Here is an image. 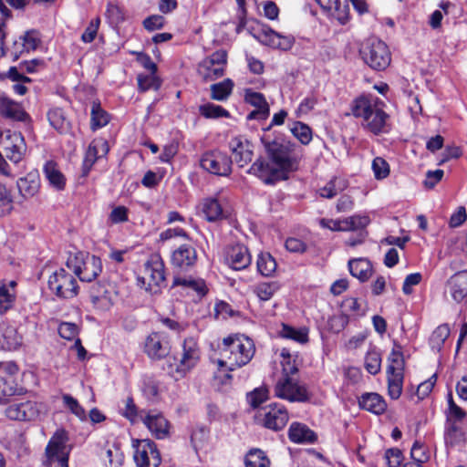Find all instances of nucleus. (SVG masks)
<instances>
[{
	"mask_svg": "<svg viewBox=\"0 0 467 467\" xmlns=\"http://www.w3.org/2000/svg\"><path fill=\"white\" fill-rule=\"evenodd\" d=\"M451 333L450 327L448 325H441L439 326L431 334L430 337V346L435 351H440L445 342V340L449 337Z\"/></svg>",
	"mask_w": 467,
	"mask_h": 467,
	"instance_id": "obj_43",
	"label": "nucleus"
},
{
	"mask_svg": "<svg viewBox=\"0 0 467 467\" xmlns=\"http://www.w3.org/2000/svg\"><path fill=\"white\" fill-rule=\"evenodd\" d=\"M283 377H292L298 371V366L295 359L292 358L291 354L285 348L281 351Z\"/></svg>",
	"mask_w": 467,
	"mask_h": 467,
	"instance_id": "obj_54",
	"label": "nucleus"
},
{
	"mask_svg": "<svg viewBox=\"0 0 467 467\" xmlns=\"http://www.w3.org/2000/svg\"><path fill=\"white\" fill-rule=\"evenodd\" d=\"M256 265L258 272L264 276H271L277 267L275 259L269 253H261Z\"/></svg>",
	"mask_w": 467,
	"mask_h": 467,
	"instance_id": "obj_40",
	"label": "nucleus"
},
{
	"mask_svg": "<svg viewBox=\"0 0 467 467\" xmlns=\"http://www.w3.org/2000/svg\"><path fill=\"white\" fill-rule=\"evenodd\" d=\"M0 114L5 118L22 120L25 111L20 104L11 99L5 93L0 92Z\"/></svg>",
	"mask_w": 467,
	"mask_h": 467,
	"instance_id": "obj_30",
	"label": "nucleus"
},
{
	"mask_svg": "<svg viewBox=\"0 0 467 467\" xmlns=\"http://www.w3.org/2000/svg\"><path fill=\"white\" fill-rule=\"evenodd\" d=\"M171 346L163 333L154 332L145 340L144 351L151 359L164 358L170 353Z\"/></svg>",
	"mask_w": 467,
	"mask_h": 467,
	"instance_id": "obj_17",
	"label": "nucleus"
},
{
	"mask_svg": "<svg viewBox=\"0 0 467 467\" xmlns=\"http://www.w3.org/2000/svg\"><path fill=\"white\" fill-rule=\"evenodd\" d=\"M388 360L389 364L388 366L387 373L403 374L405 361L402 353V347L397 342H394Z\"/></svg>",
	"mask_w": 467,
	"mask_h": 467,
	"instance_id": "obj_36",
	"label": "nucleus"
},
{
	"mask_svg": "<svg viewBox=\"0 0 467 467\" xmlns=\"http://www.w3.org/2000/svg\"><path fill=\"white\" fill-rule=\"evenodd\" d=\"M233 161L227 153L219 150L205 151L200 159V166L207 172L217 176H229Z\"/></svg>",
	"mask_w": 467,
	"mask_h": 467,
	"instance_id": "obj_10",
	"label": "nucleus"
},
{
	"mask_svg": "<svg viewBox=\"0 0 467 467\" xmlns=\"http://www.w3.org/2000/svg\"><path fill=\"white\" fill-rule=\"evenodd\" d=\"M67 266L83 282L93 281L102 271L101 260L99 257L81 252L69 255Z\"/></svg>",
	"mask_w": 467,
	"mask_h": 467,
	"instance_id": "obj_4",
	"label": "nucleus"
},
{
	"mask_svg": "<svg viewBox=\"0 0 467 467\" xmlns=\"http://www.w3.org/2000/svg\"><path fill=\"white\" fill-rule=\"evenodd\" d=\"M360 408L370 411L374 414H382L386 409L387 404L384 399L378 393H365L358 400Z\"/></svg>",
	"mask_w": 467,
	"mask_h": 467,
	"instance_id": "obj_31",
	"label": "nucleus"
},
{
	"mask_svg": "<svg viewBox=\"0 0 467 467\" xmlns=\"http://www.w3.org/2000/svg\"><path fill=\"white\" fill-rule=\"evenodd\" d=\"M267 158L256 160L248 172L255 175L266 184L286 180L288 174L297 169V161L292 156L289 143L284 139L265 135L261 139Z\"/></svg>",
	"mask_w": 467,
	"mask_h": 467,
	"instance_id": "obj_1",
	"label": "nucleus"
},
{
	"mask_svg": "<svg viewBox=\"0 0 467 467\" xmlns=\"http://www.w3.org/2000/svg\"><path fill=\"white\" fill-rule=\"evenodd\" d=\"M251 261L248 248L243 244H235L226 250L225 262L234 270L245 269Z\"/></svg>",
	"mask_w": 467,
	"mask_h": 467,
	"instance_id": "obj_19",
	"label": "nucleus"
},
{
	"mask_svg": "<svg viewBox=\"0 0 467 467\" xmlns=\"http://www.w3.org/2000/svg\"><path fill=\"white\" fill-rule=\"evenodd\" d=\"M148 412L146 410H139L135 405L133 399L129 397L126 400L125 407L122 410V415L128 419L131 423H137L143 420V416Z\"/></svg>",
	"mask_w": 467,
	"mask_h": 467,
	"instance_id": "obj_44",
	"label": "nucleus"
},
{
	"mask_svg": "<svg viewBox=\"0 0 467 467\" xmlns=\"http://www.w3.org/2000/svg\"><path fill=\"white\" fill-rule=\"evenodd\" d=\"M270 462L261 450L254 449L245 457V467H269Z\"/></svg>",
	"mask_w": 467,
	"mask_h": 467,
	"instance_id": "obj_49",
	"label": "nucleus"
},
{
	"mask_svg": "<svg viewBox=\"0 0 467 467\" xmlns=\"http://www.w3.org/2000/svg\"><path fill=\"white\" fill-rule=\"evenodd\" d=\"M44 173L50 185L55 189L60 191L65 188L66 178L58 170L56 162L47 161L44 166Z\"/></svg>",
	"mask_w": 467,
	"mask_h": 467,
	"instance_id": "obj_34",
	"label": "nucleus"
},
{
	"mask_svg": "<svg viewBox=\"0 0 467 467\" xmlns=\"http://www.w3.org/2000/svg\"><path fill=\"white\" fill-rule=\"evenodd\" d=\"M348 182L346 179L340 177H333L324 187L319 189V195L322 198L332 199L339 192L346 190Z\"/></svg>",
	"mask_w": 467,
	"mask_h": 467,
	"instance_id": "obj_35",
	"label": "nucleus"
},
{
	"mask_svg": "<svg viewBox=\"0 0 467 467\" xmlns=\"http://www.w3.org/2000/svg\"><path fill=\"white\" fill-rule=\"evenodd\" d=\"M290 130L292 134L304 145H307L312 140V130L303 122H294Z\"/></svg>",
	"mask_w": 467,
	"mask_h": 467,
	"instance_id": "obj_50",
	"label": "nucleus"
},
{
	"mask_svg": "<svg viewBox=\"0 0 467 467\" xmlns=\"http://www.w3.org/2000/svg\"><path fill=\"white\" fill-rule=\"evenodd\" d=\"M40 182L36 172H29L17 181V188L24 198L33 197L39 189Z\"/></svg>",
	"mask_w": 467,
	"mask_h": 467,
	"instance_id": "obj_32",
	"label": "nucleus"
},
{
	"mask_svg": "<svg viewBox=\"0 0 467 467\" xmlns=\"http://www.w3.org/2000/svg\"><path fill=\"white\" fill-rule=\"evenodd\" d=\"M16 293L5 285H0V315L11 309L16 302Z\"/></svg>",
	"mask_w": 467,
	"mask_h": 467,
	"instance_id": "obj_48",
	"label": "nucleus"
},
{
	"mask_svg": "<svg viewBox=\"0 0 467 467\" xmlns=\"http://www.w3.org/2000/svg\"><path fill=\"white\" fill-rule=\"evenodd\" d=\"M230 149L232 150L234 161L244 167L249 163L254 155L253 145L244 137H234L230 141Z\"/></svg>",
	"mask_w": 467,
	"mask_h": 467,
	"instance_id": "obj_18",
	"label": "nucleus"
},
{
	"mask_svg": "<svg viewBox=\"0 0 467 467\" xmlns=\"http://www.w3.org/2000/svg\"><path fill=\"white\" fill-rule=\"evenodd\" d=\"M199 359L200 349L196 340L192 337L184 339L182 357L176 366L174 378L176 379L183 378L197 365Z\"/></svg>",
	"mask_w": 467,
	"mask_h": 467,
	"instance_id": "obj_14",
	"label": "nucleus"
},
{
	"mask_svg": "<svg viewBox=\"0 0 467 467\" xmlns=\"http://www.w3.org/2000/svg\"><path fill=\"white\" fill-rule=\"evenodd\" d=\"M109 150V144L104 139L93 140L85 154L83 161V173L87 175L97 160L105 157Z\"/></svg>",
	"mask_w": 467,
	"mask_h": 467,
	"instance_id": "obj_22",
	"label": "nucleus"
},
{
	"mask_svg": "<svg viewBox=\"0 0 467 467\" xmlns=\"http://www.w3.org/2000/svg\"><path fill=\"white\" fill-rule=\"evenodd\" d=\"M279 287L276 282H262L254 285L252 291L260 301H268L279 290Z\"/></svg>",
	"mask_w": 467,
	"mask_h": 467,
	"instance_id": "obj_39",
	"label": "nucleus"
},
{
	"mask_svg": "<svg viewBox=\"0 0 467 467\" xmlns=\"http://www.w3.org/2000/svg\"><path fill=\"white\" fill-rule=\"evenodd\" d=\"M138 285L150 293H157L165 283L164 264L159 254H153L145 263Z\"/></svg>",
	"mask_w": 467,
	"mask_h": 467,
	"instance_id": "obj_5",
	"label": "nucleus"
},
{
	"mask_svg": "<svg viewBox=\"0 0 467 467\" xmlns=\"http://www.w3.org/2000/svg\"><path fill=\"white\" fill-rule=\"evenodd\" d=\"M106 458L110 467H120L124 462V453L118 445H112L106 451Z\"/></svg>",
	"mask_w": 467,
	"mask_h": 467,
	"instance_id": "obj_60",
	"label": "nucleus"
},
{
	"mask_svg": "<svg viewBox=\"0 0 467 467\" xmlns=\"http://www.w3.org/2000/svg\"><path fill=\"white\" fill-rule=\"evenodd\" d=\"M40 45L41 36L39 32L34 29L28 30L20 36L18 40L14 42L10 50H5L4 56L9 52L13 60H17L21 55L36 50Z\"/></svg>",
	"mask_w": 467,
	"mask_h": 467,
	"instance_id": "obj_15",
	"label": "nucleus"
},
{
	"mask_svg": "<svg viewBox=\"0 0 467 467\" xmlns=\"http://www.w3.org/2000/svg\"><path fill=\"white\" fill-rule=\"evenodd\" d=\"M199 209L203 217L209 222H215L223 218V208L215 196L202 199L199 204Z\"/></svg>",
	"mask_w": 467,
	"mask_h": 467,
	"instance_id": "obj_29",
	"label": "nucleus"
},
{
	"mask_svg": "<svg viewBox=\"0 0 467 467\" xmlns=\"http://www.w3.org/2000/svg\"><path fill=\"white\" fill-rule=\"evenodd\" d=\"M388 392L392 400H398L402 392L403 374L387 373Z\"/></svg>",
	"mask_w": 467,
	"mask_h": 467,
	"instance_id": "obj_47",
	"label": "nucleus"
},
{
	"mask_svg": "<svg viewBox=\"0 0 467 467\" xmlns=\"http://www.w3.org/2000/svg\"><path fill=\"white\" fill-rule=\"evenodd\" d=\"M138 85L140 91H147L150 88L157 90L161 87V81L155 75V73H150L149 75H140L138 77Z\"/></svg>",
	"mask_w": 467,
	"mask_h": 467,
	"instance_id": "obj_58",
	"label": "nucleus"
},
{
	"mask_svg": "<svg viewBox=\"0 0 467 467\" xmlns=\"http://www.w3.org/2000/svg\"><path fill=\"white\" fill-rule=\"evenodd\" d=\"M173 285L190 288L202 296L207 293V287L205 282L202 279L176 277L174 279Z\"/></svg>",
	"mask_w": 467,
	"mask_h": 467,
	"instance_id": "obj_45",
	"label": "nucleus"
},
{
	"mask_svg": "<svg viewBox=\"0 0 467 467\" xmlns=\"http://www.w3.org/2000/svg\"><path fill=\"white\" fill-rule=\"evenodd\" d=\"M142 422L156 439L164 440L169 438L171 423L162 413L157 410H148L143 416Z\"/></svg>",
	"mask_w": 467,
	"mask_h": 467,
	"instance_id": "obj_16",
	"label": "nucleus"
},
{
	"mask_svg": "<svg viewBox=\"0 0 467 467\" xmlns=\"http://www.w3.org/2000/svg\"><path fill=\"white\" fill-rule=\"evenodd\" d=\"M90 299L94 306L99 309H109L111 306L110 296L106 290H103L102 293H95L92 291L90 294Z\"/></svg>",
	"mask_w": 467,
	"mask_h": 467,
	"instance_id": "obj_62",
	"label": "nucleus"
},
{
	"mask_svg": "<svg viewBox=\"0 0 467 467\" xmlns=\"http://www.w3.org/2000/svg\"><path fill=\"white\" fill-rule=\"evenodd\" d=\"M446 289L455 302L463 301L467 296V271H460L451 276Z\"/></svg>",
	"mask_w": 467,
	"mask_h": 467,
	"instance_id": "obj_24",
	"label": "nucleus"
},
{
	"mask_svg": "<svg viewBox=\"0 0 467 467\" xmlns=\"http://www.w3.org/2000/svg\"><path fill=\"white\" fill-rule=\"evenodd\" d=\"M200 113L202 116L207 119H218L223 117H229V112L222 106L215 105L213 103H206L200 106Z\"/></svg>",
	"mask_w": 467,
	"mask_h": 467,
	"instance_id": "obj_52",
	"label": "nucleus"
},
{
	"mask_svg": "<svg viewBox=\"0 0 467 467\" xmlns=\"http://www.w3.org/2000/svg\"><path fill=\"white\" fill-rule=\"evenodd\" d=\"M364 62L375 70L386 69L391 61L388 46L381 40L370 39L360 49Z\"/></svg>",
	"mask_w": 467,
	"mask_h": 467,
	"instance_id": "obj_6",
	"label": "nucleus"
},
{
	"mask_svg": "<svg viewBox=\"0 0 467 467\" xmlns=\"http://www.w3.org/2000/svg\"><path fill=\"white\" fill-rule=\"evenodd\" d=\"M365 368L371 375H376L380 371L381 355L375 348H370L365 357Z\"/></svg>",
	"mask_w": 467,
	"mask_h": 467,
	"instance_id": "obj_46",
	"label": "nucleus"
},
{
	"mask_svg": "<svg viewBox=\"0 0 467 467\" xmlns=\"http://www.w3.org/2000/svg\"><path fill=\"white\" fill-rule=\"evenodd\" d=\"M134 461L137 467H158L161 463V455L154 441L151 440L133 441Z\"/></svg>",
	"mask_w": 467,
	"mask_h": 467,
	"instance_id": "obj_13",
	"label": "nucleus"
},
{
	"mask_svg": "<svg viewBox=\"0 0 467 467\" xmlns=\"http://www.w3.org/2000/svg\"><path fill=\"white\" fill-rule=\"evenodd\" d=\"M5 150L6 157L13 162H19L26 153V146L21 133L14 132L5 137Z\"/></svg>",
	"mask_w": 467,
	"mask_h": 467,
	"instance_id": "obj_23",
	"label": "nucleus"
},
{
	"mask_svg": "<svg viewBox=\"0 0 467 467\" xmlns=\"http://www.w3.org/2000/svg\"><path fill=\"white\" fill-rule=\"evenodd\" d=\"M355 118L361 119V126L379 135L389 131V115L383 109V102L377 97L362 95L351 106Z\"/></svg>",
	"mask_w": 467,
	"mask_h": 467,
	"instance_id": "obj_3",
	"label": "nucleus"
},
{
	"mask_svg": "<svg viewBox=\"0 0 467 467\" xmlns=\"http://www.w3.org/2000/svg\"><path fill=\"white\" fill-rule=\"evenodd\" d=\"M256 417L264 427L275 431L284 429L289 420L285 407L275 402L261 408Z\"/></svg>",
	"mask_w": 467,
	"mask_h": 467,
	"instance_id": "obj_11",
	"label": "nucleus"
},
{
	"mask_svg": "<svg viewBox=\"0 0 467 467\" xmlns=\"http://www.w3.org/2000/svg\"><path fill=\"white\" fill-rule=\"evenodd\" d=\"M289 440L297 444H312L317 441V434L306 424L301 422H292L288 429Z\"/></svg>",
	"mask_w": 467,
	"mask_h": 467,
	"instance_id": "obj_26",
	"label": "nucleus"
},
{
	"mask_svg": "<svg viewBox=\"0 0 467 467\" xmlns=\"http://www.w3.org/2000/svg\"><path fill=\"white\" fill-rule=\"evenodd\" d=\"M63 403L71 413L78 417L81 421L87 420V414L85 409L79 404V402L71 395L64 394L62 396Z\"/></svg>",
	"mask_w": 467,
	"mask_h": 467,
	"instance_id": "obj_53",
	"label": "nucleus"
},
{
	"mask_svg": "<svg viewBox=\"0 0 467 467\" xmlns=\"http://www.w3.org/2000/svg\"><path fill=\"white\" fill-rule=\"evenodd\" d=\"M251 36L261 44L272 48L289 50L295 43V38L290 36L281 35L265 24H257L248 29Z\"/></svg>",
	"mask_w": 467,
	"mask_h": 467,
	"instance_id": "obj_8",
	"label": "nucleus"
},
{
	"mask_svg": "<svg viewBox=\"0 0 467 467\" xmlns=\"http://www.w3.org/2000/svg\"><path fill=\"white\" fill-rule=\"evenodd\" d=\"M348 269L350 274L361 282L367 281L372 274L370 262L364 258L349 260Z\"/></svg>",
	"mask_w": 467,
	"mask_h": 467,
	"instance_id": "obj_33",
	"label": "nucleus"
},
{
	"mask_svg": "<svg viewBox=\"0 0 467 467\" xmlns=\"http://www.w3.org/2000/svg\"><path fill=\"white\" fill-rule=\"evenodd\" d=\"M78 326L72 322H62L58 326V334L61 337L67 340H75L78 336Z\"/></svg>",
	"mask_w": 467,
	"mask_h": 467,
	"instance_id": "obj_59",
	"label": "nucleus"
},
{
	"mask_svg": "<svg viewBox=\"0 0 467 467\" xmlns=\"http://www.w3.org/2000/svg\"><path fill=\"white\" fill-rule=\"evenodd\" d=\"M410 455L413 463H420L422 465L423 462H426L430 458V451L427 447L420 441H416L410 450Z\"/></svg>",
	"mask_w": 467,
	"mask_h": 467,
	"instance_id": "obj_56",
	"label": "nucleus"
},
{
	"mask_svg": "<svg viewBox=\"0 0 467 467\" xmlns=\"http://www.w3.org/2000/svg\"><path fill=\"white\" fill-rule=\"evenodd\" d=\"M280 335L284 338L292 339L301 344L308 341V329L306 327L295 328L288 325H283Z\"/></svg>",
	"mask_w": 467,
	"mask_h": 467,
	"instance_id": "obj_41",
	"label": "nucleus"
},
{
	"mask_svg": "<svg viewBox=\"0 0 467 467\" xmlns=\"http://www.w3.org/2000/svg\"><path fill=\"white\" fill-rule=\"evenodd\" d=\"M50 125L60 133H66L69 130L70 123L61 109H50L47 113Z\"/></svg>",
	"mask_w": 467,
	"mask_h": 467,
	"instance_id": "obj_38",
	"label": "nucleus"
},
{
	"mask_svg": "<svg viewBox=\"0 0 467 467\" xmlns=\"http://www.w3.org/2000/svg\"><path fill=\"white\" fill-rule=\"evenodd\" d=\"M22 402V412L24 420H36L39 416L41 405L33 400H26Z\"/></svg>",
	"mask_w": 467,
	"mask_h": 467,
	"instance_id": "obj_61",
	"label": "nucleus"
},
{
	"mask_svg": "<svg viewBox=\"0 0 467 467\" xmlns=\"http://www.w3.org/2000/svg\"><path fill=\"white\" fill-rule=\"evenodd\" d=\"M67 437L64 431H57L52 436L46 448V455L49 462L64 460L68 457L67 449Z\"/></svg>",
	"mask_w": 467,
	"mask_h": 467,
	"instance_id": "obj_20",
	"label": "nucleus"
},
{
	"mask_svg": "<svg viewBox=\"0 0 467 467\" xmlns=\"http://www.w3.org/2000/svg\"><path fill=\"white\" fill-rule=\"evenodd\" d=\"M371 169L377 180H383L389 175V165L381 157H376L372 161Z\"/></svg>",
	"mask_w": 467,
	"mask_h": 467,
	"instance_id": "obj_57",
	"label": "nucleus"
},
{
	"mask_svg": "<svg viewBox=\"0 0 467 467\" xmlns=\"http://www.w3.org/2000/svg\"><path fill=\"white\" fill-rule=\"evenodd\" d=\"M370 223V219L365 214H355L353 216L344 219V225L348 228V231L360 230L368 226Z\"/></svg>",
	"mask_w": 467,
	"mask_h": 467,
	"instance_id": "obj_55",
	"label": "nucleus"
},
{
	"mask_svg": "<svg viewBox=\"0 0 467 467\" xmlns=\"http://www.w3.org/2000/svg\"><path fill=\"white\" fill-rule=\"evenodd\" d=\"M226 65L227 52L220 49L198 64L197 73L204 82L213 81L224 75Z\"/></svg>",
	"mask_w": 467,
	"mask_h": 467,
	"instance_id": "obj_9",
	"label": "nucleus"
},
{
	"mask_svg": "<svg viewBox=\"0 0 467 467\" xmlns=\"http://www.w3.org/2000/svg\"><path fill=\"white\" fill-rule=\"evenodd\" d=\"M197 261L196 250L189 245L182 244L177 248L171 255V263L175 267L187 270L194 265Z\"/></svg>",
	"mask_w": 467,
	"mask_h": 467,
	"instance_id": "obj_25",
	"label": "nucleus"
},
{
	"mask_svg": "<svg viewBox=\"0 0 467 467\" xmlns=\"http://www.w3.org/2000/svg\"><path fill=\"white\" fill-rule=\"evenodd\" d=\"M129 220V210L119 205L114 207L109 214L108 222L111 224L125 223Z\"/></svg>",
	"mask_w": 467,
	"mask_h": 467,
	"instance_id": "obj_64",
	"label": "nucleus"
},
{
	"mask_svg": "<svg viewBox=\"0 0 467 467\" xmlns=\"http://www.w3.org/2000/svg\"><path fill=\"white\" fill-rule=\"evenodd\" d=\"M268 399V390L265 388H258L247 395V401L254 409L258 408Z\"/></svg>",
	"mask_w": 467,
	"mask_h": 467,
	"instance_id": "obj_63",
	"label": "nucleus"
},
{
	"mask_svg": "<svg viewBox=\"0 0 467 467\" xmlns=\"http://www.w3.org/2000/svg\"><path fill=\"white\" fill-rule=\"evenodd\" d=\"M18 394L14 379L0 377V403L7 402L10 397Z\"/></svg>",
	"mask_w": 467,
	"mask_h": 467,
	"instance_id": "obj_51",
	"label": "nucleus"
},
{
	"mask_svg": "<svg viewBox=\"0 0 467 467\" xmlns=\"http://www.w3.org/2000/svg\"><path fill=\"white\" fill-rule=\"evenodd\" d=\"M109 121V114L102 109L98 102L92 103L90 126L93 130L106 126Z\"/></svg>",
	"mask_w": 467,
	"mask_h": 467,
	"instance_id": "obj_42",
	"label": "nucleus"
},
{
	"mask_svg": "<svg viewBox=\"0 0 467 467\" xmlns=\"http://www.w3.org/2000/svg\"><path fill=\"white\" fill-rule=\"evenodd\" d=\"M48 287L60 298H72L77 296L78 286L75 277L60 268L49 276Z\"/></svg>",
	"mask_w": 467,
	"mask_h": 467,
	"instance_id": "obj_12",
	"label": "nucleus"
},
{
	"mask_svg": "<svg viewBox=\"0 0 467 467\" xmlns=\"http://www.w3.org/2000/svg\"><path fill=\"white\" fill-rule=\"evenodd\" d=\"M244 99L247 103L255 108L248 114V119L265 120L268 118L270 112L269 105L263 94L252 89H247L245 91Z\"/></svg>",
	"mask_w": 467,
	"mask_h": 467,
	"instance_id": "obj_21",
	"label": "nucleus"
},
{
	"mask_svg": "<svg viewBox=\"0 0 467 467\" xmlns=\"http://www.w3.org/2000/svg\"><path fill=\"white\" fill-rule=\"evenodd\" d=\"M22 344V337L15 326L0 324V348L6 350H15Z\"/></svg>",
	"mask_w": 467,
	"mask_h": 467,
	"instance_id": "obj_28",
	"label": "nucleus"
},
{
	"mask_svg": "<svg viewBox=\"0 0 467 467\" xmlns=\"http://www.w3.org/2000/svg\"><path fill=\"white\" fill-rule=\"evenodd\" d=\"M316 2L340 24H345L348 20L349 7L346 0H316Z\"/></svg>",
	"mask_w": 467,
	"mask_h": 467,
	"instance_id": "obj_27",
	"label": "nucleus"
},
{
	"mask_svg": "<svg viewBox=\"0 0 467 467\" xmlns=\"http://www.w3.org/2000/svg\"><path fill=\"white\" fill-rule=\"evenodd\" d=\"M275 396L290 402H307L312 394L306 384L300 383L292 377H282L275 386Z\"/></svg>",
	"mask_w": 467,
	"mask_h": 467,
	"instance_id": "obj_7",
	"label": "nucleus"
},
{
	"mask_svg": "<svg viewBox=\"0 0 467 467\" xmlns=\"http://www.w3.org/2000/svg\"><path fill=\"white\" fill-rule=\"evenodd\" d=\"M234 84L231 78H225L219 83L211 85V99L217 101H225L233 92Z\"/></svg>",
	"mask_w": 467,
	"mask_h": 467,
	"instance_id": "obj_37",
	"label": "nucleus"
},
{
	"mask_svg": "<svg viewBox=\"0 0 467 467\" xmlns=\"http://www.w3.org/2000/svg\"><path fill=\"white\" fill-rule=\"evenodd\" d=\"M255 353L254 341L244 335H233L224 337L220 348L219 358L216 362L218 370L213 380L218 384H227L232 376L229 371L248 364Z\"/></svg>",
	"mask_w": 467,
	"mask_h": 467,
	"instance_id": "obj_2",
	"label": "nucleus"
}]
</instances>
